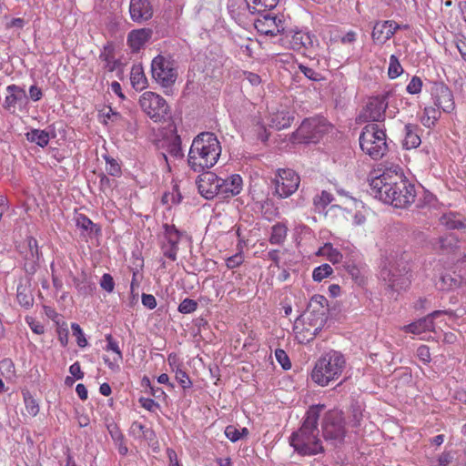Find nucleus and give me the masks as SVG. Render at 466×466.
Segmentation results:
<instances>
[{"instance_id": "nucleus-5", "label": "nucleus", "mask_w": 466, "mask_h": 466, "mask_svg": "<svg viewBox=\"0 0 466 466\" xmlns=\"http://www.w3.org/2000/svg\"><path fill=\"white\" fill-rule=\"evenodd\" d=\"M346 367V360L342 353L329 350L322 354L316 361L311 373L312 380L321 387L337 380Z\"/></svg>"}, {"instance_id": "nucleus-18", "label": "nucleus", "mask_w": 466, "mask_h": 466, "mask_svg": "<svg viewBox=\"0 0 466 466\" xmlns=\"http://www.w3.org/2000/svg\"><path fill=\"white\" fill-rule=\"evenodd\" d=\"M153 31L150 28L131 30L127 38V44L133 53L139 52L151 39Z\"/></svg>"}, {"instance_id": "nucleus-45", "label": "nucleus", "mask_w": 466, "mask_h": 466, "mask_svg": "<svg viewBox=\"0 0 466 466\" xmlns=\"http://www.w3.org/2000/svg\"><path fill=\"white\" fill-rule=\"evenodd\" d=\"M198 309V302L191 299H185L178 306V311L182 314H189L196 311Z\"/></svg>"}, {"instance_id": "nucleus-2", "label": "nucleus", "mask_w": 466, "mask_h": 466, "mask_svg": "<svg viewBox=\"0 0 466 466\" xmlns=\"http://www.w3.org/2000/svg\"><path fill=\"white\" fill-rule=\"evenodd\" d=\"M329 306L322 295H314L306 310L293 321V335L299 344L312 340L328 320Z\"/></svg>"}, {"instance_id": "nucleus-8", "label": "nucleus", "mask_w": 466, "mask_h": 466, "mask_svg": "<svg viewBox=\"0 0 466 466\" xmlns=\"http://www.w3.org/2000/svg\"><path fill=\"white\" fill-rule=\"evenodd\" d=\"M321 432L325 441L332 445L342 444L347 433L343 412L339 410L327 411L322 418Z\"/></svg>"}, {"instance_id": "nucleus-15", "label": "nucleus", "mask_w": 466, "mask_h": 466, "mask_svg": "<svg viewBox=\"0 0 466 466\" xmlns=\"http://www.w3.org/2000/svg\"><path fill=\"white\" fill-rule=\"evenodd\" d=\"M199 193L207 199L219 195V177L212 172H206L198 180Z\"/></svg>"}, {"instance_id": "nucleus-47", "label": "nucleus", "mask_w": 466, "mask_h": 466, "mask_svg": "<svg viewBox=\"0 0 466 466\" xmlns=\"http://www.w3.org/2000/svg\"><path fill=\"white\" fill-rule=\"evenodd\" d=\"M71 329H72L73 335L76 339L77 345L80 348H85L87 345V339H86L81 327L77 323H72Z\"/></svg>"}, {"instance_id": "nucleus-51", "label": "nucleus", "mask_w": 466, "mask_h": 466, "mask_svg": "<svg viewBox=\"0 0 466 466\" xmlns=\"http://www.w3.org/2000/svg\"><path fill=\"white\" fill-rule=\"evenodd\" d=\"M244 261V257L242 253H237L226 260V266L229 269H233L240 266Z\"/></svg>"}, {"instance_id": "nucleus-17", "label": "nucleus", "mask_w": 466, "mask_h": 466, "mask_svg": "<svg viewBox=\"0 0 466 466\" xmlns=\"http://www.w3.org/2000/svg\"><path fill=\"white\" fill-rule=\"evenodd\" d=\"M98 60L106 73H112L120 66V60L116 56V47L113 42H107L102 48Z\"/></svg>"}, {"instance_id": "nucleus-31", "label": "nucleus", "mask_w": 466, "mask_h": 466, "mask_svg": "<svg viewBox=\"0 0 466 466\" xmlns=\"http://www.w3.org/2000/svg\"><path fill=\"white\" fill-rule=\"evenodd\" d=\"M164 240L162 243L167 244L168 246H173V248H178V243L180 241V232L176 228L174 225H164Z\"/></svg>"}, {"instance_id": "nucleus-33", "label": "nucleus", "mask_w": 466, "mask_h": 466, "mask_svg": "<svg viewBox=\"0 0 466 466\" xmlns=\"http://www.w3.org/2000/svg\"><path fill=\"white\" fill-rule=\"evenodd\" d=\"M441 117V111L439 108L433 106H426L423 111V116L420 117L421 124L426 127L435 126V123Z\"/></svg>"}, {"instance_id": "nucleus-52", "label": "nucleus", "mask_w": 466, "mask_h": 466, "mask_svg": "<svg viewBox=\"0 0 466 466\" xmlns=\"http://www.w3.org/2000/svg\"><path fill=\"white\" fill-rule=\"evenodd\" d=\"M138 402L141 405V407L151 412L156 411V410L159 408L158 403L150 398L141 397L139 398Z\"/></svg>"}, {"instance_id": "nucleus-58", "label": "nucleus", "mask_w": 466, "mask_h": 466, "mask_svg": "<svg viewBox=\"0 0 466 466\" xmlns=\"http://www.w3.org/2000/svg\"><path fill=\"white\" fill-rule=\"evenodd\" d=\"M27 244H28V247H29V249H30L33 258H35L38 260L39 257H40V252H39V248H38L37 240L35 238L30 237L27 239Z\"/></svg>"}, {"instance_id": "nucleus-21", "label": "nucleus", "mask_w": 466, "mask_h": 466, "mask_svg": "<svg viewBox=\"0 0 466 466\" xmlns=\"http://www.w3.org/2000/svg\"><path fill=\"white\" fill-rule=\"evenodd\" d=\"M312 36L309 32L293 29V51L300 52L303 49L302 55L309 56L306 51L312 47Z\"/></svg>"}, {"instance_id": "nucleus-59", "label": "nucleus", "mask_w": 466, "mask_h": 466, "mask_svg": "<svg viewBox=\"0 0 466 466\" xmlns=\"http://www.w3.org/2000/svg\"><path fill=\"white\" fill-rule=\"evenodd\" d=\"M58 340L63 347H66L68 343V329L66 325L60 326L57 328Z\"/></svg>"}, {"instance_id": "nucleus-11", "label": "nucleus", "mask_w": 466, "mask_h": 466, "mask_svg": "<svg viewBox=\"0 0 466 466\" xmlns=\"http://www.w3.org/2000/svg\"><path fill=\"white\" fill-rule=\"evenodd\" d=\"M388 105L387 95L370 97L358 116L359 122H384Z\"/></svg>"}, {"instance_id": "nucleus-29", "label": "nucleus", "mask_w": 466, "mask_h": 466, "mask_svg": "<svg viewBox=\"0 0 466 466\" xmlns=\"http://www.w3.org/2000/svg\"><path fill=\"white\" fill-rule=\"evenodd\" d=\"M457 217L458 215L453 212L445 213L440 218V222L450 230L466 228V224L462 220L458 219Z\"/></svg>"}, {"instance_id": "nucleus-43", "label": "nucleus", "mask_w": 466, "mask_h": 466, "mask_svg": "<svg viewBox=\"0 0 466 466\" xmlns=\"http://www.w3.org/2000/svg\"><path fill=\"white\" fill-rule=\"evenodd\" d=\"M422 80L417 76H413L406 86V91L410 95H418L422 89Z\"/></svg>"}, {"instance_id": "nucleus-53", "label": "nucleus", "mask_w": 466, "mask_h": 466, "mask_svg": "<svg viewBox=\"0 0 466 466\" xmlns=\"http://www.w3.org/2000/svg\"><path fill=\"white\" fill-rule=\"evenodd\" d=\"M161 250L164 257L169 258L172 261L177 260L178 248H173V246H168L167 244L161 243Z\"/></svg>"}, {"instance_id": "nucleus-14", "label": "nucleus", "mask_w": 466, "mask_h": 466, "mask_svg": "<svg viewBox=\"0 0 466 466\" xmlns=\"http://www.w3.org/2000/svg\"><path fill=\"white\" fill-rule=\"evenodd\" d=\"M441 315H449L450 317H454L455 313L451 309L435 310L429 314L427 317L406 325L404 327V330L413 334H421L422 332L432 330L434 329L433 319Z\"/></svg>"}, {"instance_id": "nucleus-19", "label": "nucleus", "mask_w": 466, "mask_h": 466, "mask_svg": "<svg viewBox=\"0 0 466 466\" xmlns=\"http://www.w3.org/2000/svg\"><path fill=\"white\" fill-rule=\"evenodd\" d=\"M129 13L133 21L148 20L153 15V8L148 0H131Z\"/></svg>"}, {"instance_id": "nucleus-7", "label": "nucleus", "mask_w": 466, "mask_h": 466, "mask_svg": "<svg viewBox=\"0 0 466 466\" xmlns=\"http://www.w3.org/2000/svg\"><path fill=\"white\" fill-rule=\"evenodd\" d=\"M331 129L332 125L322 116L306 117L293 132V142L318 144Z\"/></svg>"}, {"instance_id": "nucleus-42", "label": "nucleus", "mask_w": 466, "mask_h": 466, "mask_svg": "<svg viewBox=\"0 0 466 466\" xmlns=\"http://www.w3.org/2000/svg\"><path fill=\"white\" fill-rule=\"evenodd\" d=\"M287 236V228L282 225H276L272 228L270 242L272 244L281 243Z\"/></svg>"}, {"instance_id": "nucleus-49", "label": "nucleus", "mask_w": 466, "mask_h": 466, "mask_svg": "<svg viewBox=\"0 0 466 466\" xmlns=\"http://www.w3.org/2000/svg\"><path fill=\"white\" fill-rule=\"evenodd\" d=\"M76 224L78 228H80L84 230H88V229L92 230V228L95 226V224L92 222V220L90 218H88L84 214H78L76 216Z\"/></svg>"}, {"instance_id": "nucleus-24", "label": "nucleus", "mask_w": 466, "mask_h": 466, "mask_svg": "<svg viewBox=\"0 0 466 466\" xmlns=\"http://www.w3.org/2000/svg\"><path fill=\"white\" fill-rule=\"evenodd\" d=\"M251 14H262L274 9L279 0H245Z\"/></svg>"}, {"instance_id": "nucleus-35", "label": "nucleus", "mask_w": 466, "mask_h": 466, "mask_svg": "<svg viewBox=\"0 0 466 466\" xmlns=\"http://www.w3.org/2000/svg\"><path fill=\"white\" fill-rule=\"evenodd\" d=\"M317 254L327 257V258L333 264L340 262L343 258L342 254L337 248H333L330 243L324 244V246L319 249Z\"/></svg>"}, {"instance_id": "nucleus-4", "label": "nucleus", "mask_w": 466, "mask_h": 466, "mask_svg": "<svg viewBox=\"0 0 466 466\" xmlns=\"http://www.w3.org/2000/svg\"><path fill=\"white\" fill-rule=\"evenodd\" d=\"M221 145L217 136L203 132L192 141L187 162L195 172H201L214 167L221 155Z\"/></svg>"}, {"instance_id": "nucleus-1", "label": "nucleus", "mask_w": 466, "mask_h": 466, "mask_svg": "<svg viewBox=\"0 0 466 466\" xmlns=\"http://www.w3.org/2000/svg\"><path fill=\"white\" fill-rule=\"evenodd\" d=\"M369 193L380 201L397 208H406L416 198L415 186L399 166L386 169L370 182Z\"/></svg>"}, {"instance_id": "nucleus-50", "label": "nucleus", "mask_w": 466, "mask_h": 466, "mask_svg": "<svg viewBox=\"0 0 466 466\" xmlns=\"http://www.w3.org/2000/svg\"><path fill=\"white\" fill-rule=\"evenodd\" d=\"M275 356L277 360L282 366L284 370H289L291 367V363L288 354L283 350H276Z\"/></svg>"}, {"instance_id": "nucleus-38", "label": "nucleus", "mask_w": 466, "mask_h": 466, "mask_svg": "<svg viewBox=\"0 0 466 466\" xmlns=\"http://www.w3.org/2000/svg\"><path fill=\"white\" fill-rule=\"evenodd\" d=\"M403 73V67L395 55L390 56L388 76L390 79L399 77Z\"/></svg>"}, {"instance_id": "nucleus-9", "label": "nucleus", "mask_w": 466, "mask_h": 466, "mask_svg": "<svg viewBox=\"0 0 466 466\" xmlns=\"http://www.w3.org/2000/svg\"><path fill=\"white\" fill-rule=\"evenodd\" d=\"M139 106L142 111L156 123L166 121L170 111L166 99L152 91L144 92L140 96Z\"/></svg>"}, {"instance_id": "nucleus-48", "label": "nucleus", "mask_w": 466, "mask_h": 466, "mask_svg": "<svg viewBox=\"0 0 466 466\" xmlns=\"http://www.w3.org/2000/svg\"><path fill=\"white\" fill-rule=\"evenodd\" d=\"M100 287L106 292L112 293L115 289V281L113 277L108 273H105L100 279Z\"/></svg>"}, {"instance_id": "nucleus-13", "label": "nucleus", "mask_w": 466, "mask_h": 466, "mask_svg": "<svg viewBox=\"0 0 466 466\" xmlns=\"http://www.w3.org/2000/svg\"><path fill=\"white\" fill-rule=\"evenodd\" d=\"M431 95L435 106L445 113H451L455 108L453 94L443 82H434Z\"/></svg>"}, {"instance_id": "nucleus-61", "label": "nucleus", "mask_w": 466, "mask_h": 466, "mask_svg": "<svg viewBox=\"0 0 466 466\" xmlns=\"http://www.w3.org/2000/svg\"><path fill=\"white\" fill-rule=\"evenodd\" d=\"M453 459L454 457L451 451H443L438 458L437 466H448Z\"/></svg>"}, {"instance_id": "nucleus-32", "label": "nucleus", "mask_w": 466, "mask_h": 466, "mask_svg": "<svg viewBox=\"0 0 466 466\" xmlns=\"http://www.w3.org/2000/svg\"><path fill=\"white\" fill-rule=\"evenodd\" d=\"M383 275L387 274L388 286L394 291H400L408 286V279L404 276L396 275L391 270L383 271Z\"/></svg>"}, {"instance_id": "nucleus-22", "label": "nucleus", "mask_w": 466, "mask_h": 466, "mask_svg": "<svg viewBox=\"0 0 466 466\" xmlns=\"http://www.w3.org/2000/svg\"><path fill=\"white\" fill-rule=\"evenodd\" d=\"M420 128L416 124H407L405 125V137L403 140V147L407 149L416 148L420 143L421 139L419 135Z\"/></svg>"}, {"instance_id": "nucleus-3", "label": "nucleus", "mask_w": 466, "mask_h": 466, "mask_svg": "<svg viewBox=\"0 0 466 466\" xmlns=\"http://www.w3.org/2000/svg\"><path fill=\"white\" fill-rule=\"evenodd\" d=\"M324 405H312L306 411L297 432L293 431V451L301 456H313L324 452L319 438L318 420Z\"/></svg>"}, {"instance_id": "nucleus-63", "label": "nucleus", "mask_w": 466, "mask_h": 466, "mask_svg": "<svg viewBox=\"0 0 466 466\" xmlns=\"http://www.w3.org/2000/svg\"><path fill=\"white\" fill-rule=\"evenodd\" d=\"M69 372L76 379L81 380L84 378V372L81 370L80 363L76 361L69 367Z\"/></svg>"}, {"instance_id": "nucleus-28", "label": "nucleus", "mask_w": 466, "mask_h": 466, "mask_svg": "<svg viewBox=\"0 0 466 466\" xmlns=\"http://www.w3.org/2000/svg\"><path fill=\"white\" fill-rule=\"evenodd\" d=\"M130 434L137 439L153 441L156 438L154 431L139 421H134L130 426Z\"/></svg>"}, {"instance_id": "nucleus-6", "label": "nucleus", "mask_w": 466, "mask_h": 466, "mask_svg": "<svg viewBox=\"0 0 466 466\" xmlns=\"http://www.w3.org/2000/svg\"><path fill=\"white\" fill-rule=\"evenodd\" d=\"M359 141L361 150L374 160L382 158L388 152L384 125L367 124L361 130Z\"/></svg>"}, {"instance_id": "nucleus-40", "label": "nucleus", "mask_w": 466, "mask_h": 466, "mask_svg": "<svg viewBox=\"0 0 466 466\" xmlns=\"http://www.w3.org/2000/svg\"><path fill=\"white\" fill-rule=\"evenodd\" d=\"M106 160V171L108 175L113 177H120L122 174L121 167L119 163L109 156H104Z\"/></svg>"}, {"instance_id": "nucleus-56", "label": "nucleus", "mask_w": 466, "mask_h": 466, "mask_svg": "<svg viewBox=\"0 0 466 466\" xmlns=\"http://www.w3.org/2000/svg\"><path fill=\"white\" fill-rule=\"evenodd\" d=\"M106 340L107 342L106 348H105V350L106 351H112L113 353H122L120 349H119V346H118V343L114 339L113 336L111 334H107L106 335Z\"/></svg>"}, {"instance_id": "nucleus-20", "label": "nucleus", "mask_w": 466, "mask_h": 466, "mask_svg": "<svg viewBox=\"0 0 466 466\" xmlns=\"http://www.w3.org/2000/svg\"><path fill=\"white\" fill-rule=\"evenodd\" d=\"M275 192L281 198H285L291 195V170L282 168L278 170V174L274 179Z\"/></svg>"}, {"instance_id": "nucleus-34", "label": "nucleus", "mask_w": 466, "mask_h": 466, "mask_svg": "<svg viewBox=\"0 0 466 466\" xmlns=\"http://www.w3.org/2000/svg\"><path fill=\"white\" fill-rule=\"evenodd\" d=\"M461 283V278L453 277L451 274H445L442 275L440 279L439 289L443 291H450L460 288Z\"/></svg>"}, {"instance_id": "nucleus-54", "label": "nucleus", "mask_w": 466, "mask_h": 466, "mask_svg": "<svg viewBox=\"0 0 466 466\" xmlns=\"http://www.w3.org/2000/svg\"><path fill=\"white\" fill-rule=\"evenodd\" d=\"M225 435L232 442H236L240 440L239 429L234 425H228L226 427Z\"/></svg>"}, {"instance_id": "nucleus-16", "label": "nucleus", "mask_w": 466, "mask_h": 466, "mask_svg": "<svg viewBox=\"0 0 466 466\" xmlns=\"http://www.w3.org/2000/svg\"><path fill=\"white\" fill-rule=\"evenodd\" d=\"M243 189V179L238 174H232L223 178L219 177V195L224 198L240 194Z\"/></svg>"}, {"instance_id": "nucleus-57", "label": "nucleus", "mask_w": 466, "mask_h": 466, "mask_svg": "<svg viewBox=\"0 0 466 466\" xmlns=\"http://www.w3.org/2000/svg\"><path fill=\"white\" fill-rule=\"evenodd\" d=\"M339 39L342 45H353L357 41V33L350 30L345 35L339 36Z\"/></svg>"}, {"instance_id": "nucleus-62", "label": "nucleus", "mask_w": 466, "mask_h": 466, "mask_svg": "<svg viewBox=\"0 0 466 466\" xmlns=\"http://www.w3.org/2000/svg\"><path fill=\"white\" fill-rule=\"evenodd\" d=\"M141 299L142 304L149 309H153L157 307L156 298L151 294H143Z\"/></svg>"}, {"instance_id": "nucleus-60", "label": "nucleus", "mask_w": 466, "mask_h": 466, "mask_svg": "<svg viewBox=\"0 0 466 466\" xmlns=\"http://www.w3.org/2000/svg\"><path fill=\"white\" fill-rule=\"evenodd\" d=\"M386 24L388 25V27H389V32L390 34V38L394 35V34L399 29H409L410 28L409 25H407V24L406 25H399L398 23H396L393 20H386Z\"/></svg>"}, {"instance_id": "nucleus-37", "label": "nucleus", "mask_w": 466, "mask_h": 466, "mask_svg": "<svg viewBox=\"0 0 466 466\" xmlns=\"http://www.w3.org/2000/svg\"><path fill=\"white\" fill-rule=\"evenodd\" d=\"M103 360H104V362L106 363V365L107 366V368L112 371V372H119L120 371V364L123 360V355L122 353H113L112 352V355L109 356V355H105L103 357Z\"/></svg>"}, {"instance_id": "nucleus-23", "label": "nucleus", "mask_w": 466, "mask_h": 466, "mask_svg": "<svg viewBox=\"0 0 466 466\" xmlns=\"http://www.w3.org/2000/svg\"><path fill=\"white\" fill-rule=\"evenodd\" d=\"M8 95L5 98V105L7 109L15 108L17 102L26 98L25 90L15 84L6 86Z\"/></svg>"}, {"instance_id": "nucleus-25", "label": "nucleus", "mask_w": 466, "mask_h": 466, "mask_svg": "<svg viewBox=\"0 0 466 466\" xmlns=\"http://www.w3.org/2000/svg\"><path fill=\"white\" fill-rule=\"evenodd\" d=\"M130 82L136 90H144L147 87V79L140 65H135L131 68Z\"/></svg>"}, {"instance_id": "nucleus-46", "label": "nucleus", "mask_w": 466, "mask_h": 466, "mask_svg": "<svg viewBox=\"0 0 466 466\" xmlns=\"http://www.w3.org/2000/svg\"><path fill=\"white\" fill-rule=\"evenodd\" d=\"M299 71L309 80L319 82L323 79L321 75L318 72H316L314 69L304 66L301 63H298Z\"/></svg>"}, {"instance_id": "nucleus-26", "label": "nucleus", "mask_w": 466, "mask_h": 466, "mask_svg": "<svg viewBox=\"0 0 466 466\" xmlns=\"http://www.w3.org/2000/svg\"><path fill=\"white\" fill-rule=\"evenodd\" d=\"M372 40L375 43L383 45L388 40L390 39V34L389 32L388 25L385 21H378L375 23L372 33H371Z\"/></svg>"}, {"instance_id": "nucleus-55", "label": "nucleus", "mask_w": 466, "mask_h": 466, "mask_svg": "<svg viewBox=\"0 0 466 466\" xmlns=\"http://www.w3.org/2000/svg\"><path fill=\"white\" fill-rule=\"evenodd\" d=\"M417 357L424 363H429L431 360L430 348L426 345H420L417 349Z\"/></svg>"}, {"instance_id": "nucleus-30", "label": "nucleus", "mask_w": 466, "mask_h": 466, "mask_svg": "<svg viewBox=\"0 0 466 466\" xmlns=\"http://www.w3.org/2000/svg\"><path fill=\"white\" fill-rule=\"evenodd\" d=\"M25 137L28 141L35 143L41 147H46L50 140L49 133L40 129H32L25 134Z\"/></svg>"}, {"instance_id": "nucleus-36", "label": "nucleus", "mask_w": 466, "mask_h": 466, "mask_svg": "<svg viewBox=\"0 0 466 466\" xmlns=\"http://www.w3.org/2000/svg\"><path fill=\"white\" fill-rule=\"evenodd\" d=\"M22 394L27 413L32 417H35L40 410L38 401L32 396V394L28 390H23Z\"/></svg>"}, {"instance_id": "nucleus-41", "label": "nucleus", "mask_w": 466, "mask_h": 466, "mask_svg": "<svg viewBox=\"0 0 466 466\" xmlns=\"http://www.w3.org/2000/svg\"><path fill=\"white\" fill-rule=\"evenodd\" d=\"M175 377L178 384L183 388V390H187L192 387V380L183 369L177 367L175 370Z\"/></svg>"}, {"instance_id": "nucleus-44", "label": "nucleus", "mask_w": 466, "mask_h": 466, "mask_svg": "<svg viewBox=\"0 0 466 466\" xmlns=\"http://www.w3.org/2000/svg\"><path fill=\"white\" fill-rule=\"evenodd\" d=\"M458 239L453 235L441 237L439 238L441 250L455 249L458 248Z\"/></svg>"}, {"instance_id": "nucleus-10", "label": "nucleus", "mask_w": 466, "mask_h": 466, "mask_svg": "<svg viewBox=\"0 0 466 466\" xmlns=\"http://www.w3.org/2000/svg\"><path fill=\"white\" fill-rule=\"evenodd\" d=\"M151 74L154 80L163 87L172 86L177 78V69L171 57L158 55L151 62Z\"/></svg>"}, {"instance_id": "nucleus-39", "label": "nucleus", "mask_w": 466, "mask_h": 466, "mask_svg": "<svg viewBox=\"0 0 466 466\" xmlns=\"http://www.w3.org/2000/svg\"><path fill=\"white\" fill-rule=\"evenodd\" d=\"M333 269L330 265L324 263L314 268L312 272V279L314 281L320 282L325 278L330 276Z\"/></svg>"}, {"instance_id": "nucleus-64", "label": "nucleus", "mask_w": 466, "mask_h": 466, "mask_svg": "<svg viewBox=\"0 0 466 466\" xmlns=\"http://www.w3.org/2000/svg\"><path fill=\"white\" fill-rule=\"evenodd\" d=\"M29 96L33 101L36 102L42 98L43 92L41 88L34 85L29 87Z\"/></svg>"}, {"instance_id": "nucleus-12", "label": "nucleus", "mask_w": 466, "mask_h": 466, "mask_svg": "<svg viewBox=\"0 0 466 466\" xmlns=\"http://www.w3.org/2000/svg\"><path fill=\"white\" fill-rule=\"evenodd\" d=\"M254 20V26L258 33L265 35H277L284 30V22L273 15L270 11L258 14Z\"/></svg>"}, {"instance_id": "nucleus-27", "label": "nucleus", "mask_w": 466, "mask_h": 466, "mask_svg": "<svg viewBox=\"0 0 466 466\" xmlns=\"http://www.w3.org/2000/svg\"><path fill=\"white\" fill-rule=\"evenodd\" d=\"M74 284L78 293L82 296H93L96 288V284L86 274L81 279H74Z\"/></svg>"}]
</instances>
